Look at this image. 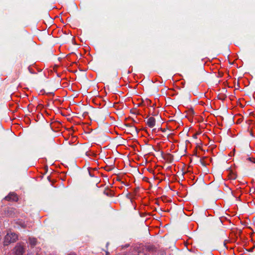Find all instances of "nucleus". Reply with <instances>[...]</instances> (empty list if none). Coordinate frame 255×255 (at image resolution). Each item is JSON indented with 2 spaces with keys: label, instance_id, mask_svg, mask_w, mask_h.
<instances>
[{
  "label": "nucleus",
  "instance_id": "10",
  "mask_svg": "<svg viewBox=\"0 0 255 255\" xmlns=\"http://www.w3.org/2000/svg\"><path fill=\"white\" fill-rule=\"evenodd\" d=\"M237 177V175L236 174L234 173L233 171H231V170L229 172V178L231 179L232 180H235Z\"/></svg>",
  "mask_w": 255,
  "mask_h": 255
},
{
  "label": "nucleus",
  "instance_id": "19",
  "mask_svg": "<svg viewBox=\"0 0 255 255\" xmlns=\"http://www.w3.org/2000/svg\"><path fill=\"white\" fill-rule=\"evenodd\" d=\"M200 103L201 105H204V104H205V103H204V102H200Z\"/></svg>",
  "mask_w": 255,
  "mask_h": 255
},
{
  "label": "nucleus",
  "instance_id": "5",
  "mask_svg": "<svg viewBox=\"0 0 255 255\" xmlns=\"http://www.w3.org/2000/svg\"><path fill=\"white\" fill-rule=\"evenodd\" d=\"M125 126L128 128L127 129V133H130L131 134H137L138 133L137 128L130 124H125Z\"/></svg>",
  "mask_w": 255,
  "mask_h": 255
},
{
  "label": "nucleus",
  "instance_id": "1",
  "mask_svg": "<svg viewBox=\"0 0 255 255\" xmlns=\"http://www.w3.org/2000/svg\"><path fill=\"white\" fill-rule=\"evenodd\" d=\"M222 225V222L220 218H213L210 214H208V227L211 234H219V228Z\"/></svg>",
  "mask_w": 255,
  "mask_h": 255
},
{
  "label": "nucleus",
  "instance_id": "23",
  "mask_svg": "<svg viewBox=\"0 0 255 255\" xmlns=\"http://www.w3.org/2000/svg\"><path fill=\"white\" fill-rule=\"evenodd\" d=\"M220 99H221V100H223V97H221V98H220Z\"/></svg>",
  "mask_w": 255,
  "mask_h": 255
},
{
  "label": "nucleus",
  "instance_id": "2",
  "mask_svg": "<svg viewBox=\"0 0 255 255\" xmlns=\"http://www.w3.org/2000/svg\"><path fill=\"white\" fill-rule=\"evenodd\" d=\"M18 239V236L14 233H7L4 238L3 245L8 246L15 242Z\"/></svg>",
  "mask_w": 255,
  "mask_h": 255
},
{
  "label": "nucleus",
  "instance_id": "26",
  "mask_svg": "<svg viewBox=\"0 0 255 255\" xmlns=\"http://www.w3.org/2000/svg\"><path fill=\"white\" fill-rule=\"evenodd\" d=\"M254 162H255V161H254Z\"/></svg>",
  "mask_w": 255,
  "mask_h": 255
},
{
  "label": "nucleus",
  "instance_id": "21",
  "mask_svg": "<svg viewBox=\"0 0 255 255\" xmlns=\"http://www.w3.org/2000/svg\"><path fill=\"white\" fill-rule=\"evenodd\" d=\"M220 99H221V100H223V97H221V98H220Z\"/></svg>",
  "mask_w": 255,
  "mask_h": 255
},
{
  "label": "nucleus",
  "instance_id": "13",
  "mask_svg": "<svg viewBox=\"0 0 255 255\" xmlns=\"http://www.w3.org/2000/svg\"><path fill=\"white\" fill-rule=\"evenodd\" d=\"M247 159L249 160V161H252L253 162H254V161H255V159L252 158V157H248Z\"/></svg>",
  "mask_w": 255,
  "mask_h": 255
},
{
  "label": "nucleus",
  "instance_id": "20",
  "mask_svg": "<svg viewBox=\"0 0 255 255\" xmlns=\"http://www.w3.org/2000/svg\"><path fill=\"white\" fill-rule=\"evenodd\" d=\"M208 255H214L211 252L210 253H208Z\"/></svg>",
  "mask_w": 255,
  "mask_h": 255
},
{
  "label": "nucleus",
  "instance_id": "18",
  "mask_svg": "<svg viewBox=\"0 0 255 255\" xmlns=\"http://www.w3.org/2000/svg\"><path fill=\"white\" fill-rule=\"evenodd\" d=\"M106 255H110V253L108 252H106Z\"/></svg>",
  "mask_w": 255,
  "mask_h": 255
},
{
  "label": "nucleus",
  "instance_id": "24",
  "mask_svg": "<svg viewBox=\"0 0 255 255\" xmlns=\"http://www.w3.org/2000/svg\"><path fill=\"white\" fill-rule=\"evenodd\" d=\"M211 161H212V158H210Z\"/></svg>",
  "mask_w": 255,
  "mask_h": 255
},
{
  "label": "nucleus",
  "instance_id": "8",
  "mask_svg": "<svg viewBox=\"0 0 255 255\" xmlns=\"http://www.w3.org/2000/svg\"><path fill=\"white\" fill-rule=\"evenodd\" d=\"M216 146L214 145V141L211 140L208 137V152L211 151L212 153L214 154V149Z\"/></svg>",
  "mask_w": 255,
  "mask_h": 255
},
{
  "label": "nucleus",
  "instance_id": "3",
  "mask_svg": "<svg viewBox=\"0 0 255 255\" xmlns=\"http://www.w3.org/2000/svg\"><path fill=\"white\" fill-rule=\"evenodd\" d=\"M24 252V246L21 243H17L12 250L14 255H23Z\"/></svg>",
  "mask_w": 255,
  "mask_h": 255
},
{
  "label": "nucleus",
  "instance_id": "17",
  "mask_svg": "<svg viewBox=\"0 0 255 255\" xmlns=\"http://www.w3.org/2000/svg\"><path fill=\"white\" fill-rule=\"evenodd\" d=\"M254 248H250V252H253V250H254Z\"/></svg>",
  "mask_w": 255,
  "mask_h": 255
},
{
  "label": "nucleus",
  "instance_id": "25",
  "mask_svg": "<svg viewBox=\"0 0 255 255\" xmlns=\"http://www.w3.org/2000/svg\"><path fill=\"white\" fill-rule=\"evenodd\" d=\"M253 192H254V191H255V189H253Z\"/></svg>",
  "mask_w": 255,
  "mask_h": 255
},
{
  "label": "nucleus",
  "instance_id": "14",
  "mask_svg": "<svg viewBox=\"0 0 255 255\" xmlns=\"http://www.w3.org/2000/svg\"><path fill=\"white\" fill-rule=\"evenodd\" d=\"M205 185H206V182H205L204 180H202L201 181V186L203 187H205Z\"/></svg>",
  "mask_w": 255,
  "mask_h": 255
},
{
  "label": "nucleus",
  "instance_id": "12",
  "mask_svg": "<svg viewBox=\"0 0 255 255\" xmlns=\"http://www.w3.org/2000/svg\"><path fill=\"white\" fill-rule=\"evenodd\" d=\"M206 158V157H203L202 158H201L200 160L201 163L204 166L206 167V162L204 161V159Z\"/></svg>",
  "mask_w": 255,
  "mask_h": 255
},
{
  "label": "nucleus",
  "instance_id": "11",
  "mask_svg": "<svg viewBox=\"0 0 255 255\" xmlns=\"http://www.w3.org/2000/svg\"><path fill=\"white\" fill-rule=\"evenodd\" d=\"M147 250L149 252H154L156 251V248L153 246H148L146 247Z\"/></svg>",
  "mask_w": 255,
  "mask_h": 255
},
{
  "label": "nucleus",
  "instance_id": "7",
  "mask_svg": "<svg viewBox=\"0 0 255 255\" xmlns=\"http://www.w3.org/2000/svg\"><path fill=\"white\" fill-rule=\"evenodd\" d=\"M155 123H156L155 119L153 117H152L149 118L147 119V122H146V124L150 128H152L153 127H154L155 125Z\"/></svg>",
  "mask_w": 255,
  "mask_h": 255
},
{
  "label": "nucleus",
  "instance_id": "9",
  "mask_svg": "<svg viewBox=\"0 0 255 255\" xmlns=\"http://www.w3.org/2000/svg\"><path fill=\"white\" fill-rule=\"evenodd\" d=\"M29 242L31 246H34L36 245L37 240L34 238H29Z\"/></svg>",
  "mask_w": 255,
  "mask_h": 255
},
{
  "label": "nucleus",
  "instance_id": "4",
  "mask_svg": "<svg viewBox=\"0 0 255 255\" xmlns=\"http://www.w3.org/2000/svg\"><path fill=\"white\" fill-rule=\"evenodd\" d=\"M124 255H145L143 252V249L140 247H134Z\"/></svg>",
  "mask_w": 255,
  "mask_h": 255
},
{
  "label": "nucleus",
  "instance_id": "22",
  "mask_svg": "<svg viewBox=\"0 0 255 255\" xmlns=\"http://www.w3.org/2000/svg\"><path fill=\"white\" fill-rule=\"evenodd\" d=\"M220 99H221V100H223V97H221V98H220Z\"/></svg>",
  "mask_w": 255,
  "mask_h": 255
},
{
  "label": "nucleus",
  "instance_id": "15",
  "mask_svg": "<svg viewBox=\"0 0 255 255\" xmlns=\"http://www.w3.org/2000/svg\"><path fill=\"white\" fill-rule=\"evenodd\" d=\"M67 255H77V254L74 252H70Z\"/></svg>",
  "mask_w": 255,
  "mask_h": 255
},
{
  "label": "nucleus",
  "instance_id": "16",
  "mask_svg": "<svg viewBox=\"0 0 255 255\" xmlns=\"http://www.w3.org/2000/svg\"><path fill=\"white\" fill-rule=\"evenodd\" d=\"M189 112L192 114H194V111L193 109H190L189 110Z\"/></svg>",
  "mask_w": 255,
  "mask_h": 255
},
{
  "label": "nucleus",
  "instance_id": "6",
  "mask_svg": "<svg viewBox=\"0 0 255 255\" xmlns=\"http://www.w3.org/2000/svg\"><path fill=\"white\" fill-rule=\"evenodd\" d=\"M4 199L6 201H16L18 200V197L16 194L12 193L6 196Z\"/></svg>",
  "mask_w": 255,
  "mask_h": 255
}]
</instances>
